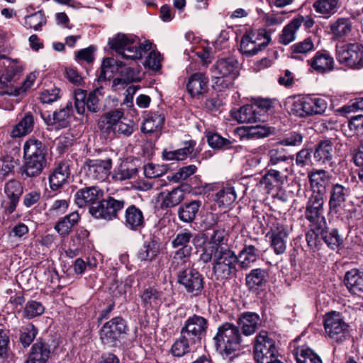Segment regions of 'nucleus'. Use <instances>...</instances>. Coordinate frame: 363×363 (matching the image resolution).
Wrapping results in <instances>:
<instances>
[{
  "label": "nucleus",
  "instance_id": "ddd939ff",
  "mask_svg": "<svg viewBox=\"0 0 363 363\" xmlns=\"http://www.w3.org/2000/svg\"><path fill=\"white\" fill-rule=\"evenodd\" d=\"M102 95V89L97 88L91 91L86 99V91L76 89L74 91V106L76 111L79 115L85 113L86 108L91 112L99 111V96Z\"/></svg>",
  "mask_w": 363,
  "mask_h": 363
},
{
  "label": "nucleus",
  "instance_id": "6e6552de",
  "mask_svg": "<svg viewBox=\"0 0 363 363\" xmlns=\"http://www.w3.org/2000/svg\"><path fill=\"white\" fill-rule=\"evenodd\" d=\"M208 326V320L205 318L194 314L185 320L180 333L189 342L197 344L206 335Z\"/></svg>",
  "mask_w": 363,
  "mask_h": 363
},
{
  "label": "nucleus",
  "instance_id": "4d7b16f0",
  "mask_svg": "<svg viewBox=\"0 0 363 363\" xmlns=\"http://www.w3.org/2000/svg\"><path fill=\"white\" fill-rule=\"evenodd\" d=\"M46 23L43 13L40 11L35 12L25 18V26L35 30H40Z\"/></svg>",
  "mask_w": 363,
  "mask_h": 363
},
{
  "label": "nucleus",
  "instance_id": "ea45409f",
  "mask_svg": "<svg viewBox=\"0 0 363 363\" xmlns=\"http://www.w3.org/2000/svg\"><path fill=\"white\" fill-rule=\"evenodd\" d=\"M333 152V143L329 140H323L315 147L313 157L319 164H325L332 160Z\"/></svg>",
  "mask_w": 363,
  "mask_h": 363
},
{
  "label": "nucleus",
  "instance_id": "39448f33",
  "mask_svg": "<svg viewBox=\"0 0 363 363\" xmlns=\"http://www.w3.org/2000/svg\"><path fill=\"white\" fill-rule=\"evenodd\" d=\"M324 329L327 337L337 343L345 342L349 337V325L342 314L336 311L325 315Z\"/></svg>",
  "mask_w": 363,
  "mask_h": 363
},
{
  "label": "nucleus",
  "instance_id": "603ef678",
  "mask_svg": "<svg viewBox=\"0 0 363 363\" xmlns=\"http://www.w3.org/2000/svg\"><path fill=\"white\" fill-rule=\"evenodd\" d=\"M297 363H322L320 358L308 347H299L296 352Z\"/></svg>",
  "mask_w": 363,
  "mask_h": 363
},
{
  "label": "nucleus",
  "instance_id": "b1692460",
  "mask_svg": "<svg viewBox=\"0 0 363 363\" xmlns=\"http://www.w3.org/2000/svg\"><path fill=\"white\" fill-rule=\"evenodd\" d=\"M140 298L146 309L157 308L164 301L163 293L151 286L143 289L140 293Z\"/></svg>",
  "mask_w": 363,
  "mask_h": 363
},
{
  "label": "nucleus",
  "instance_id": "aec40b11",
  "mask_svg": "<svg viewBox=\"0 0 363 363\" xmlns=\"http://www.w3.org/2000/svg\"><path fill=\"white\" fill-rule=\"evenodd\" d=\"M104 196V191L96 186L85 187L79 189L74 195L75 203L80 208L86 206H94L96 202H100Z\"/></svg>",
  "mask_w": 363,
  "mask_h": 363
},
{
  "label": "nucleus",
  "instance_id": "69168bd1",
  "mask_svg": "<svg viewBox=\"0 0 363 363\" xmlns=\"http://www.w3.org/2000/svg\"><path fill=\"white\" fill-rule=\"evenodd\" d=\"M38 334L37 328L32 324L23 328L20 335V341L23 347H28Z\"/></svg>",
  "mask_w": 363,
  "mask_h": 363
},
{
  "label": "nucleus",
  "instance_id": "58836bf2",
  "mask_svg": "<svg viewBox=\"0 0 363 363\" xmlns=\"http://www.w3.org/2000/svg\"><path fill=\"white\" fill-rule=\"evenodd\" d=\"M267 272L260 268L255 269L246 276V284L252 291L263 288L267 283Z\"/></svg>",
  "mask_w": 363,
  "mask_h": 363
},
{
  "label": "nucleus",
  "instance_id": "a19ab883",
  "mask_svg": "<svg viewBox=\"0 0 363 363\" xmlns=\"http://www.w3.org/2000/svg\"><path fill=\"white\" fill-rule=\"evenodd\" d=\"M201 205V202L199 200H194L182 205L178 209L179 219L184 223L192 222L195 219Z\"/></svg>",
  "mask_w": 363,
  "mask_h": 363
},
{
  "label": "nucleus",
  "instance_id": "0eeeda50",
  "mask_svg": "<svg viewBox=\"0 0 363 363\" xmlns=\"http://www.w3.org/2000/svg\"><path fill=\"white\" fill-rule=\"evenodd\" d=\"M324 195L320 191H313L306 203L305 218L315 228H326L324 216Z\"/></svg>",
  "mask_w": 363,
  "mask_h": 363
},
{
  "label": "nucleus",
  "instance_id": "bf43d9fd",
  "mask_svg": "<svg viewBox=\"0 0 363 363\" xmlns=\"http://www.w3.org/2000/svg\"><path fill=\"white\" fill-rule=\"evenodd\" d=\"M167 164H155L147 163L144 165L143 171L145 177L152 179L161 177L167 172Z\"/></svg>",
  "mask_w": 363,
  "mask_h": 363
},
{
  "label": "nucleus",
  "instance_id": "f03ea898",
  "mask_svg": "<svg viewBox=\"0 0 363 363\" xmlns=\"http://www.w3.org/2000/svg\"><path fill=\"white\" fill-rule=\"evenodd\" d=\"M108 44L123 60L128 61L142 59L152 48L149 40L141 43L137 36L123 33H118L109 39Z\"/></svg>",
  "mask_w": 363,
  "mask_h": 363
},
{
  "label": "nucleus",
  "instance_id": "393cba45",
  "mask_svg": "<svg viewBox=\"0 0 363 363\" xmlns=\"http://www.w3.org/2000/svg\"><path fill=\"white\" fill-rule=\"evenodd\" d=\"M184 198V193L179 187L171 191L164 190L157 196V202L162 208H172L178 205Z\"/></svg>",
  "mask_w": 363,
  "mask_h": 363
},
{
  "label": "nucleus",
  "instance_id": "8fccbe9b",
  "mask_svg": "<svg viewBox=\"0 0 363 363\" xmlns=\"http://www.w3.org/2000/svg\"><path fill=\"white\" fill-rule=\"evenodd\" d=\"M325 228H323L322 229L316 228L317 233L320 234L323 240L328 247L332 249L338 247L342 243V238L337 230L333 229L330 231H326Z\"/></svg>",
  "mask_w": 363,
  "mask_h": 363
},
{
  "label": "nucleus",
  "instance_id": "412c9836",
  "mask_svg": "<svg viewBox=\"0 0 363 363\" xmlns=\"http://www.w3.org/2000/svg\"><path fill=\"white\" fill-rule=\"evenodd\" d=\"M23 192V186L17 180H11L5 184L4 193L9 200L5 206L7 213L11 214L15 211Z\"/></svg>",
  "mask_w": 363,
  "mask_h": 363
},
{
  "label": "nucleus",
  "instance_id": "4be33fe9",
  "mask_svg": "<svg viewBox=\"0 0 363 363\" xmlns=\"http://www.w3.org/2000/svg\"><path fill=\"white\" fill-rule=\"evenodd\" d=\"M70 176L69 164L67 161L60 162L49 177L51 189L57 190L67 183Z\"/></svg>",
  "mask_w": 363,
  "mask_h": 363
},
{
  "label": "nucleus",
  "instance_id": "f257e3e1",
  "mask_svg": "<svg viewBox=\"0 0 363 363\" xmlns=\"http://www.w3.org/2000/svg\"><path fill=\"white\" fill-rule=\"evenodd\" d=\"M213 341L216 350L223 357L229 359L247 345L239 328L228 322L218 326Z\"/></svg>",
  "mask_w": 363,
  "mask_h": 363
},
{
  "label": "nucleus",
  "instance_id": "0e129e2a",
  "mask_svg": "<svg viewBox=\"0 0 363 363\" xmlns=\"http://www.w3.org/2000/svg\"><path fill=\"white\" fill-rule=\"evenodd\" d=\"M254 106L257 108V112L259 115V118H264V121L266 120L265 114L270 115L274 110V102L268 99H259L254 104Z\"/></svg>",
  "mask_w": 363,
  "mask_h": 363
},
{
  "label": "nucleus",
  "instance_id": "5701e85b",
  "mask_svg": "<svg viewBox=\"0 0 363 363\" xmlns=\"http://www.w3.org/2000/svg\"><path fill=\"white\" fill-rule=\"evenodd\" d=\"M50 353V345L40 339L38 340L32 345L25 363H48Z\"/></svg>",
  "mask_w": 363,
  "mask_h": 363
},
{
  "label": "nucleus",
  "instance_id": "7c9ffc66",
  "mask_svg": "<svg viewBox=\"0 0 363 363\" xmlns=\"http://www.w3.org/2000/svg\"><path fill=\"white\" fill-rule=\"evenodd\" d=\"M257 108L254 104L245 105L236 111H233L231 115L233 118L238 123H255L258 121H264V118H260L257 112Z\"/></svg>",
  "mask_w": 363,
  "mask_h": 363
},
{
  "label": "nucleus",
  "instance_id": "a878e982",
  "mask_svg": "<svg viewBox=\"0 0 363 363\" xmlns=\"http://www.w3.org/2000/svg\"><path fill=\"white\" fill-rule=\"evenodd\" d=\"M125 226L131 230H140L145 225V218L142 211L134 205L128 206L125 212Z\"/></svg>",
  "mask_w": 363,
  "mask_h": 363
},
{
  "label": "nucleus",
  "instance_id": "f8f14e48",
  "mask_svg": "<svg viewBox=\"0 0 363 363\" xmlns=\"http://www.w3.org/2000/svg\"><path fill=\"white\" fill-rule=\"evenodd\" d=\"M337 60L351 68L359 69L363 67V47L358 43L337 47Z\"/></svg>",
  "mask_w": 363,
  "mask_h": 363
},
{
  "label": "nucleus",
  "instance_id": "13d9d810",
  "mask_svg": "<svg viewBox=\"0 0 363 363\" xmlns=\"http://www.w3.org/2000/svg\"><path fill=\"white\" fill-rule=\"evenodd\" d=\"M6 67V72L2 74L0 80H4L6 82H10L16 80L18 74L22 71V67L15 62L7 60L6 63H4Z\"/></svg>",
  "mask_w": 363,
  "mask_h": 363
},
{
  "label": "nucleus",
  "instance_id": "72a5a7b5",
  "mask_svg": "<svg viewBox=\"0 0 363 363\" xmlns=\"http://www.w3.org/2000/svg\"><path fill=\"white\" fill-rule=\"evenodd\" d=\"M339 7V0H315L313 4L315 13L325 18H328L335 14Z\"/></svg>",
  "mask_w": 363,
  "mask_h": 363
},
{
  "label": "nucleus",
  "instance_id": "9d476101",
  "mask_svg": "<svg viewBox=\"0 0 363 363\" xmlns=\"http://www.w3.org/2000/svg\"><path fill=\"white\" fill-rule=\"evenodd\" d=\"M177 282L187 293L195 296L200 295L203 289L202 275L192 267L179 269Z\"/></svg>",
  "mask_w": 363,
  "mask_h": 363
},
{
  "label": "nucleus",
  "instance_id": "c9c22d12",
  "mask_svg": "<svg viewBox=\"0 0 363 363\" xmlns=\"http://www.w3.org/2000/svg\"><path fill=\"white\" fill-rule=\"evenodd\" d=\"M34 126L33 116L30 113H26L22 119L13 126L10 135L12 138H21L30 133Z\"/></svg>",
  "mask_w": 363,
  "mask_h": 363
},
{
  "label": "nucleus",
  "instance_id": "1a4fd4ad",
  "mask_svg": "<svg viewBox=\"0 0 363 363\" xmlns=\"http://www.w3.org/2000/svg\"><path fill=\"white\" fill-rule=\"evenodd\" d=\"M271 38L266 33L247 30L240 41V52L247 57L257 55L266 48Z\"/></svg>",
  "mask_w": 363,
  "mask_h": 363
},
{
  "label": "nucleus",
  "instance_id": "6e6d98bb",
  "mask_svg": "<svg viewBox=\"0 0 363 363\" xmlns=\"http://www.w3.org/2000/svg\"><path fill=\"white\" fill-rule=\"evenodd\" d=\"M136 173V168L129 167L128 163H122L118 167L115 169L113 179L115 181H124L133 178Z\"/></svg>",
  "mask_w": 363,
  "mask_h": 363
},
{
  "label": "nucleus",
  "instance_id": "09e8293b",
  "mask_svg": "<svg viewBox=\"0 0 363 363\" xmlns=\"http://www.w3.org/2000/svg\"><path fill=\"white\" fill-rule=\"evenodd\" d=\"M236 194L233 187H225L215 195V201L219 207L226 208L230 206L236 199Z\"/></svg>",
  "mask_w": 363,
  "mask_h": 363
},
{
  "label": "nucleus",
  "instance_id": "cd10ccee",
  "mask_svg": "<svg viewBox=\"0 0 363 363\" xmlns=\"http://www.w3.org/2000/svg\"><path fill=\"white\" fill-rule=\"evenodd\" d=\"M344 281L351 293L358 296L363 294V271L355 268L350 269L345 273Z\"/></svg>",
  "mask_w": 363,
  "mask_h": 363
},
{
  "label": "nucleus",
  "instance_id": "2eb2a0df",
  "mask_svg": "<svg viewBox=\"0 0 363 363\" xmlns=\"http://www.w3.org/2000/svg\"><path fill=\"white\" fill-rule=\"evenodd\" d=\"M84 171L86 177L91 181L103 182L109 175L112 168V160L89 159L84 164Z\"/></svg>",
  "mask_w": 363,
  "mask_h": 363
},
{
  "label": "nucleus",
  "instance_id": "dca6fc26",
  "mask_svg": "<svg viewBox=\"0 0 363 363\" xmlns=\"http://www.w3.org/2000/svg\"><path fill=\"white\" fill-rule=\"evenodd\" d=\"M290 232V228L281 222H275L270 227L267 236L269 238L270 246L276 255H282L285 252Z\"/></svg>",
  "mask_w": 363,
  "mask_h": 363
},
{
  "label": "nucleus",
  "instance_id": "338daca9",
  "mask_svg": "<svg viewBox=\"0 0 363 363\" xmlns=\"http://www.w3.org/2000/svg\"><path fill=\"white\" fill-rule=\"evenodd\" d=\"M207 142L210 147L213 149L220 150L230 145V141L221 137L218 133H208L206 135Z\"/></svg>",
  "mask_w": 363,
  "mask_h": 363
},
{
  "label": "nucleus",
  "instance_id": "c756f323",
  "mask_svg": "<svg viewBox=\"0 0 363 363\" xmlns=\"http://www.w3.org/2000/svg\"><path fill=\"white\" fill-rule=\"evenodd\" d=\"M308 62L311 67L319 73L331 71L334 65L333 57L325 51L316 52Z\"/></svg>",
  "mask_w": 363,
  "mask_h": 363
},
{
  "label": "nucleus",
  "instance_id": "f3484780",
  "mask_svg": "<svg viewBox=\"0 0 363 363\" xmlns=\"http://www.w3.org/2000/svg\"><path fill=\"white\" fill-rule=\"evenodd\" d=\"M125 322L121 318H113L106 323L101 330L100 338L101 342L105 345L113 346L120 335L125 333Z\"/></svg>",
  "mask_w": 363,
  "mask_h": 363
},
{
  "label": "nucleus",
  "instance_id": "bb28decb",
  "mask_svg": "<svg viewBox=\"0 0 363 363\" xmlns=\"http://www.w3.org/2000/svg\"><path fill=\"white\" fill-rule=\"evenodd\" d=\"M72 112V104H67L65 108L54 112L52 116L46 120V123L53 126V128L56 130L65 128L69 124V118Z\"/></svg>",
  "mask_w": 363,
  "mask_h": 363
},
{
  "label": "nucleus",
  "instance_id": "052dcab7",
  "mask_svg": "<svg viewBox=\"0 0 363 363\" xmlns=\"http://www.w3.org/2000/svg\"><path fill=\"white\" fill-rule=\"evenodd\" d=\"M243 135L248 138H261L267 137L271 133L270 128L265 125L247 127L243 130Z\"/></svg>",
  "mask_w": 363,
  "mask_h": 363
},
{
  "label": "nucleus",
  "instance_id": "473e14b6",
  "mask_svg": "<svg viewBox=\"0 0 363 363\" xmlns=\"http://www.w3.org/2000/svg\"><path fill=\"white\" fill-rule=\"evenodd\" d=\"M46 150L43 143L30 138L23 145V157L45 159Z\"/></svg>",
  "mask_w": 363,
  "mask_h": 363
},
{
  "label": "nucleus",
  "instance_id": "7ed1b4c3",
  "mask_svg": "<svg viewBox=\"0 0 363 363\" xmlns=\"http://www.w3.org/2000/svg\"><path fill=\"white\" fill-rule=\"evenodd\" d=\"M238 74V62L232 58L218 60L212 69L213 87L218 91L233 84Z\"/></svg>",
  "mask_w": 363,
  "mask_h": 363
},
{
  "label": "nucleus",
  "instance_id": "c85d7f7f",
  "mask_svg": "<svg viewBox=\"0 0 363 363\" xmlns=\"http://www.w3.org/2000/svg\"><path fill=\"white\" fill-rule=\"evenodd\" d=\"M259 323V315L252 312L243 313L238 319V328L242 330V335L245 336L254 334L258 328Z\"/></svg>",
  "mask_w": 363,
  "mask_h": 363
},
{
  "label": "nucleus",
  "instance_id": "79ce46f5",
  "mask_svg": "<svg viewBox=\"0 0 363 363\" xmlns=\"http://www.w3.org/2000/svg\"><path fill=\"white\" fill-rule=\"evenodd\" d=\"M160 253V245L155 240L145 241L138 252V258L142 262H152Z\"/></svg>",
  "mask_w": 363,
  "mask_h": 363
},
{
  "label": "nucleus",
  "instance_id": "423d86ee",
  "mask_svg": "<svg viewBox=\"0 0 363 363\" xmlns=\"http://www.w3.org/2000/svg\"><path fill=\"white\" fill-rule=\"evenodd\" d=\"M253 352L257 363H269V360L278 358L276 342L266 331H261L256 335Z\"/></svg>",
  "mask_w": 363,
  "mask_h": 363
},
{
  "label": "nucleus",
  "instance_id": "774afa93",
  "mask_svg": "<svg viewBox=\"0 0 363 363\" xmlns=\"http://www.w3.org/2000/svg\"><path fill=\"white\" fill-rule=\"evenodd\" d=\"M162 57L161 54L156 50L150 52L144 65L153 71H159L162 67Z\"/></svg>",
  "mask_w": 363,
  "mask_h": 363
},
{
  "label": "nucleus",
  "instance_id": "3c124183",
  "mask_svg": "<svg viewBox=\"0 0 363 363\" xmlns=\"http://www.w3.org/2000/svg\"><path fill=\"white\" fill-rule=\"evenodd\" d=\"M195 345V342H189V340L183 337V335L180 333L179 338L172 345L171 352L174 356L180 357L190 352L191 347Z\"/></svg>",
  "mask_w": 363,
  "mask_h": 363
},
{
  "label": "nucleus",
  "instance_id": "9b49d317",
  "mask_svg": "<svg viewBox=\"0 0 363 363\" xmlns=\"http://www.w3.org/2000/svg\"><path fill=\"white\" fill-rule=\"evenodd\" d=\"M228 241L227 233L224 229H216L213 231L200 255V260L206 264L211 262L213 255L229 248L224 246Z\"/></svg>",
  "mask_w": 363,
  "mask_h": 363
},
{
  "label": "nucleus",
  "instance_id": "4c0bfd02",
  "mask_svg": "<svg viewBox=\"0 0 363 363\" xmlns=\"http://www.w3.org/2000/svg\"><path fill=\"white\" fill-rule=\"evenodd\" d=\"M259 257L258 250L253 245H246L237 255L238 264L243 269L250 268Z\"/></svg>",
  "mask_w": 363,
  "mask_h": 363
},
{
  "label": "nucleus",
  "instance_id": "5fc2aeb1",
  "mask_svg": "<svg viewBox=\"0 0 363 363\" xmlns=\"http://www.w3.org/2000/svg\"><path fill=\"white\" fill-rule=\"evenodd\" d=\"M298 22L292 19L282 30L279 36V42L283 45H288L296 38V33L298 30Z\"/></svg>",
  "mask_w": 363,
  "mask_h": 363
},
{
  "label": "nucleus",
  "instance_id": "49530a36",
  "mask_svg": "<svg viewBox=\"0 0 363 363\" xmlns=\"http://www.w3.org/2000/svg\"><path fill=\"white\" fill-rule=\"evenodd\" d=\"M330 30L337 38L347 35L352 29V23L349 18H340L330 24Z\"/></svg>",
  "mask_w": 363,
  "mask_h": 363
},
{
  "label": "nucleus",
  "instance_id": "f704fd0d",
  "mask_svg": "<svg viewBox=\"0 0 363 363\" xmlns=\"http://www.w3.org/2000/svg\"><path fill=\"white\" fill-rule=\"evenodd\" d=\"M123 118V113L121 110L110 111L101 116L99 121V126L106 132L113 131Z\"/></svg>",
  "mask_w": 363,
  "mask_h": 363
},
{
  "label": "nucleus",
  "instance_id": "c03bdc74",
  "mask_svg": "<svg viewBox=\"0 0 363 363\" xmlns=\"http://www.w3.org/2000/svg\"><path fill=\"white\" fill-rule=\"evenodd\" d=\"M164 122V116L158 113H150L145 119L141 130L143 133H152L160 131Z\"/></svg>",
  "mask_w": 363,
  "mask_h": 363
},
{
  "label": "nucleus",
  "instance_id": "e2e57ef3",
  "mask_svg": "<svg viewBox=\"0 0 363 363\" xmlns=\"http://www.w3.org/2000/svg\"><path fill=\"white\" fill-rule=\"evenodd\" d=\"M124 66V63L121 61L116 60L112 57L106 58L102 62L100 78H106L107 72H111L113 73L116 69H121Z\"/></svg>",
  "mask_w": 363,
  "mask_h": 363
},
{
  "label": "nucleus",
  "instance_id": "37998d69",
  "mask_svg": "<svg viewBox=\"0 0 363 363\" xmlns=\"http://www.w3.org/2000/svg\"><path fill=\"white\" fill-rule=\"evenodd\" d=\"M290 111L299 117L311 116V96H306L301 98L294 99L291 101Z\"/></svg>",
  "mask_w": 363,
  "mask_h": 363
},
{
  "label": "nucleus",
  "instance_id": "e433bc0d",
  "mask_svg": "<svg viewBox=\"0 0 363 363\" xmlns=\"http://www.w3.org/2000/svg\"><path fill=\"white\" fill-rule=\"evenodd\" d=\"M22 174L28 177L38 176L46 164V159L23 157Z\"/></svg>",
  "mask_w": 363,
  "mask_h": 363
},
{
  "label": "nucleus",
  "instance_id": "864d4df0",
  "mask_svg": "<svg viewBox=\"0 0 363 363\" xmlns=\"http://www.w3.org/2000/svg\"><path fill=\"white\" fill-rule=\"evenodd\" d=\"M288 174L281 170L271 169L263 177L262 182L269 186H275L282 184Z\"/></svg>",
  "mask_w": 363,
  "mask_h": 363
},
{
  "label": "nucleus",
  "instance_id": "a211bd4d",
  "mask_svg": "<svg viewBox=\"0 0 363 363\" xmlns=\"http://www.w3.org/2000/svg\"><path fill=\"white\" fill-rule=\"evenodd\" d=\"M268 167H275L283 169L286 174L292 172L294 156L289 155L286 149L283 147H274L267 152Z\"/></svg>",
  "mask_w": 363,
  "mask_h": 363
},
{
  "label": "nucleus",
  "instance_id": "20e7f679",
  "mask_svg": "<svg viewBox=\"0 0 363 363\" xmlns=\"http://www.w3.org/2000/svg\"><path fill=\"white\" fill-rule=\"evenodd\" d=\"M211 261L213 272L217 279H228L236 276L238 259L232 250H220L213 255Z\"/></svg>",
  "mask_w": 363,
  "mask_h": 363
},
{
  "label": "nucleus",
  "instance_id": "de8ad7c7",
  "mask_svg": "<svg viewBox=\"0 0 363 363\" xmlns=\"http://www.w3.org/2000/svg\"><path fill=\"white\" fill-rule=\"evenodd\" d=\"M36 78L37 74L35 73H30L26 77L21 86L16 88H8L5 91H0V94L1 95L8 94L16 96H22L32 87Z\"/></svg>",
  "mask_w": 363,
  "mask_h": 363
},
{
  "label": "nucleus",
  "instance_id": "a18cd8bd",
  "mask_svg": "<svg viewBox=\"0 0 363 363\" xmlns=\"http://www.w3.org/2000/svg\"><path fill=\"white\" fill-rule=\"evenodd\" d=\"M191 246H183L178 248L173 257V262L182 268L191 267Z\"/></svg>",
  "mask_w": 363,
  "mask_h": 363
},
{
  "label": "nucleus",
  "instance_id": "6ab92c4d",
  "mask_svg": "<svg viewBox=\"0 0 363 363\" xmlns=\"http://www.w3.org/2000/svg\"><path fill=\"white\" fill-rule=\"evenodd\" d=\"M350 195V189L336 183L332 184L329 191V213H337L345 206L347 198Z\"/></svg>",
  "mask_w": 363,
  "mask_h": 363
},
{
  "label": "nucleus",
  "instance_id": "4468645a",
  "mask_svg": "<svg viewBox=\"0 0 363 363\" xmlns=\"http://www.w3.org/2000/svg\"><path fill=\"white\" fill-rule=\"evenodd\" d=\"M123 200H117L112 197L101 200L96 206L89 208V213L96 218L113 220L117 218L118 213L124 207Z\"/></svg>",
  "mask_w": 363,
  "mask_h": 363
},
{
  "label": "nucleus",
  "instance_id": "2f4dec72",
  "mask_svg": "<svg viewBox=\"0 0 363 363\" xmlns=\"http://www.w3.org/2000/svg\"><path fill=\"white\" fill-rule=\"evenodd\" d=\"M208 79L201 73L192 74L187 83V90L191 96H198L208 90Z\"/></svg>",
  "mask_w": 363,
  "mask_h": 363
},
{
  "label": "nucleus",
  "instance_id": "680f3d73",
  "mask_svg": "<svg viewBox=\"0 0 363 363\" xmlns=\"http://www.w3.org/2000/svg\"><path fill=\"white\" fill-rule=\"evenodd\" d=\"M44 311L45 307L41 303L35 301H30L25 306L23 314L26 318H33L43 314Z\"/></svg>",
  "mask_w": 363,
  "mask_h": 363
}]
</instances>
